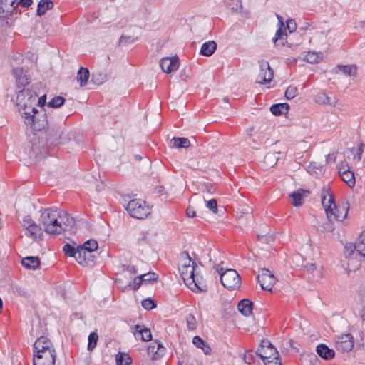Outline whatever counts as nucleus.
I'll return each instance as SVG.
<instances>
[{
  "label": "nucleus",
  "mask_w": 365,
  "mask_h": 365,
  "mask_svg": "<svg viewBox=\"0 0 365 365\" xmlns=\"http://www.w3.org/2000/svg\"><path fill=\"white\" fill-rule=\"evenodd\" d=\"M24 123L34 130H42L47 128L48 139L58 144L66 143L71 140L68 133L63 124L56 125L49 122L44 109L38 110L35 108L32 112H24L23 117Z\"/></svg>",
  "instance_id": "nucleus-1"
},
{
  "label": "nucleus",
  "mask_w": 365,
  "mask_h": 365,
  "mask_svg": "<svg viewBox=\"0 0 365 365\" xmlns=\"http://www.w3.org/2000/svg\"><path fill=\"white\" fill-rule=\"evenodd\" d=\"M61 210L56 207L45 209L39 218V225L48 234L59 235L61 233V225L58 220L61 217Z\"/></svg>",
  "instance_id": "nucleus-2"
},
{
  "label": "nucleus",
  "mask_w": 365,
  "mask_h": 365,
  "mask_svg": "<svg viewBox=\"0 0 365 365\" xmlns=\"http://www.w3.org/2000/svg\"><path fill=\"white\" fill-rule=\"evenodd\" d=\"M178 269L183 282L192 291L203 292L207 290V285L195 274V266L179 267Z\"/></svg>",
  "instance_id": "nucleus-3"
},
{
  "label": "nucleus",
  "mask_w": 365,
  "mask_h": 365,
  "mask_svg": "<svg viewBox=\"0 0 365 365\" xmlns=\"http://www.w3.org/2000/svg\"><path fill=\"white\" fill-rule=\"evenodd\" d=\"M37 94L34 91L30 89H22L19 91L16 96V106L19 113L23 117V113L32 112L34 110Z\"/></svg>",
  "instance_id": "nucleus-4"
},
{
  "label": "nucleus",
  "mask_w": 365,
  "mask_h": 365,
  "mask_svg": "<svg viewBox=\"0 0 365 365\" xmlns=\"http://www.w3.org/2000/svg\"><path fill=\"white\" fill-rule=\"evenodd\" d=\"M214 268L220 274L222 284L228 289H236L240 287L241 279L239 274L233 269H227L223 271L222 268L214 265Z\"/></svg>",
  "instance_id": "nucleus-5"
},
{
  "label": "nucleus",
  "mask_w": 365,
  "mask_h": 365,
  "mask_svg": "<svg viewBox=\"0 0 365 365\" xmlns=\"http://www.w3.org/2000/svg\"><path fill=\"white\" fill-rule=\"evenodd\" d=\"M126 210L131 217L137 219H143L150 214L149 207L145 201L139 199L130 200L126 206Z\"/></svg>",
  "instance_id": "nucleus-6"
},
{
  "label": "nucleus",
  "mask_w": 365,
  "mask_h": 365,
  "mask_svg": "<svg viewBox=\"0 0 365 365\" xmlns=\"http://www.w3.org/2000/svg\"><path fill=\"white\" fill-rule=\"evenodd\" d=\"M258 355L264 362L272 359L273 357L279 356L277 349L271 344L269 340L264 339L257 349Z\"/></svg>",
  "instance_id": "nucleus-7"
},
{
  "label": "nucleus",
  "mask_w": 365,
  "mask_h": 365,
  "mask_svg": "<svg viewBox=\"0 0 365 365\" xmlns=\"http://www.w3.org/2000/svg\"><path fill=\"white\" fill-rule=\"evenodd\" d=\"M257 282L263 290L271 291L275 284L276 279L269 269L262 268L259 270Z\"/></svg>",
  "instance_id": "nucleus-8"
},
{
  "label": "nucleus",
  "mask_w": 365,
  "mask_h": 365,
  "mask_svg": "<svg viewBox=\"0 0 365 365\" xmlns=\"http://www.w3.org/2000/svg\"><path fill=\"white\" fill-rule=\"evenodd\" d=\"M259 72L256 79V83L259 84H266L269 83L273 78V71L270 68L269 63L265 60L259 61Z\"/></svg>",
  "instance_id": "nucleus-9"
},
{
  "label": "nucleus",
  "mask_w": 365,
  "mask_h": 365,
  "mask_svg": "<svg viewBox=\"0 0 365 365\" xmlns=\"http://www.w3.org/2000/svg\"><path fill=\"white\" fill-rule=\"evenodd\" d=\"M96 250H89L88 248H78V255L76 257V261L78 264L92 267L96 263V257L93 254Z\"/></svg>",
  "instance_id": "nucleus-10"
},
{
  "label": "nucleus",
  "mask_w": 365,
  "mask_h": 365,
  "mask_svg": "<svg viewBox=\"0 0 365 365\" xmlns=\"http://www.w3.org/2000/svg\"><path fill=\"white\" fill-rule=\"evenodd\" d=\"M304 274L307 279L312 282H318L323 277V268L315 263H307L304 265Z\"/></svg>",
  "instance_id": "nucleus-11"
},
{
  "label": "nucleus",
  "mask_w": 365,
  "mask_h": 365,
  "mask_svg": "<svg viewBox=\"0 0 365 365\" xmlns=\"http://www.w3.org/2000/svg\"><path fill=\"white\" fill-rule=\"evenodd\" d=\"M55 354L56 351L51 341L45 336L38 337L34 344V354L40 353Z\"/></svg>",
  "instance_id": "nucleus-12"
},
{
  "label": "nucleus",
  "mask_w": 365,
  "mask_h": 365,
  "mask_svg": "<svg viewBox=\"0 0 365 365\" xmlns=\"http://www.w3.org/2000/svg\"><path fill=\"white\" fill-rule=\"evenodd\" d=\"M354 341L351 334H342L336 340V349L341 352H349L352 350Z\"/></svg>",
  "instance_id": "nucleus-13"
},
{
  "label": "nucleus",
  "mask_w": 365,
  "mask_h": 365,
  "mask_svg": "<svg viewBox=\"0 0 365 365\" xmlns=\"http://www.w3.org/2000/svg\"><path fill=\"white\" fill-rule=\"evenodd\" d=\"M321 200L322 206L325 210L327 217L335 218L333 214L331 212V210L334 207L335 203V199L332 194L329 193L327 190L323 188L321 194Z\"/></svg>",
  "instance_id": "nucleus-14"
},
{
  "label": "nucleus",
  "mask_w": 365,
  "mask_h": 365,
  "mask_svg": "<svg viewBox=\"0 0 365 365\" xmlns=\"http://www.w3.org/2000/svg\"><path fill=\"white\" fill-rule=\"evenodd\" d=\"M12 75L16 79V86L20 88L29 84L31 81V76L28 71L23 68H15L12 70Z\"/></svg>",
  "instance_id": "nucleus-15"
},
{
  "label": "nucleus",
  "mask_w": 365,
  "mask_h": 365,
  "mask_svg": "<svg viewBox=\"0 0 365 365\" xmlns=\"http://www.w3.org/2000/svg\"><path fill=\"white\" fill-rule=\"evenodd\" d=\"M349 211L348 205H334V207L331 210V212L335 217H327L329 222H333L334 221L342 222L346 217Z\"/></svg>",
  "instance_id": "nucleus-16"
},
{
  "label": "nucleus",
  "mask_w": 365,
  "mask_h": 365,
  "mask_svg": "<svg viewBox=\"0 0 365 365\" xmlns=\"http://www.w3.org/2000/svg\"><path fill=\"white\" fill-rule=\"evenodd\" d=\"M56 359V353H40L34 354V365H54Z\"/></svg>",
  "instance_id": "nucleus-17"
},
{
  "label": "nucleus",
  "mask_w": 365,
  "mask_h": 365,
  "mask_svg": "<svg viewBox=\"0 0 365 365\" xmlns=\"http://www.w3.org/2000/svg\"><path fill=\"white\" fill-rule=\"evenodd\" d=\"M160 66L164 72L170 73L179 68V59L177 56L165 57L161 59Z\"/></svg>",
  "instance_id": "nucleus-18"
},
{
  "label": "nucleus",
  "mask_w": 365,
  "mask_h": 365,
  "mask_svg": "<svg viewBox=\"0 0 365 365\" xmlns=\"http://www.w3.org/2000/svg\"><path fill=\"white\" fill-rule=\"evenodd\" d=\"M16 0H0V18L8 19L16 8Z\"/></svg>",
  "instance_id": "nucleus-19"
},
{
  "label": "nucleus",
  "mask_w": 365,
  "mask_h": 365,
  "mask_svg": "<svg viewBox=\"0 0 365 365\" xmlns=\"http://www.w3.org/2000/svg\"><path fill=\"white\" fill-rule=\"evenodd\" d=\"M58 224L61 225V232L72 230L75 225V220L67 212L61 211Z\"/></svg>",
  "instance_id": "nucleus-20"
},
{
  "label": "nucleus",
  "mask_w": 365,
  "mask_h": 365,
  "mask_svg": "<svg viewBox=\"0 0 365 365\" xmlns=\"http://www.w3.org/2000/svg\"><path fill=\"white\" fill-rule=\"evenodd\" d=\"M309 194V191L304 189H299L293 192L289 196L292 198V205L300 206L304 202V199Z\"/></svg>",
  "instance_id": "nucleus-21"
},
{
  "label": "nucleus",
  "mask_w": 365,
  "mask_h": 365,
  "mask_svg": "<svg viewBox=\"0 0 365 365\" xmlns=\"http://www.w3.org/2000/svg\"><path fill=\"white\" fill-rule=\"evenodd\" d=\"M317 354L325 360L332 359L335 356V351L329 349L326 344H320L316 349Z\"/></svg>",
  "instance_id": "nucleus-22"
},
{
  "label": "nucleus",
  "mask_w": 365,
  "mask_h": 365,
  "mask_svg": "<svg viewBox=\"0 0 365 365\" xmlns=\"http://www.w3.org/2000/svg\"><path fill=\"white\" fill-rule=\"evenodd\" d=\"M237 309L242 315L249 317L252 312L253 303L247 299H243L239 302Z\"/></svg>",
  "instance_id": "nucleus-23"
},
{
  "label": "nucleus",
  "mask_w": 365,
  "mask_h": 365,
  "mask_svg": "<svg viewBox=\"0 0 365 365\" xmlns=\"http://www.w3.org/2000/svg\"><path fill=\"white\" fill-rule=\"evenodd\" d=\"M134 328L135 330L134 335L136 338L140 336L143 341H149L152 339V334L149 329L139 324L135 325Z\"/></svg>",
  "instance_id": "nucleus-24"
},
{
  "label": "nucleus",
  "mask_w": 365,
  "mask_h": 365,
  "mask_svg": "<svg viewBox=\"0 0 365 365\" xmlns=\"http://www.w3.org/2000/svg\"><path fill=\"white\" fill-rule=\"evenodd\" d=\"M217 49V43L214 41H209L204 43L200 50V54L203 56H210Z\"/></svg>",
  "instance_id": "nucleus-25"
},
{
  "label": "nucleus",
  "mask_w": 365,
  "mask_h": 365,
  "mask_svg": "<svg viewBox=\"0 0 365 365\" xmlns=\"http://www.w3.org/2000/svg\"><path fill=\"white\" fill-rule=\"evenodd\" d=\"M22 265L29 269H36L40 265V259L38 257H26L21 260Z\"/></svg>",
  "instance_id": "nucleus-26"
},
{
  "label": "nucleus",
  "mask_w": 365,
  "mask_h": 365,
  "mask_svg": "<svg viewBox=\"0 0 365 365\" xmlns=\"http://www.w3.org/2000/svg\"><path fill=\"white\" fill-rule=\"evenodd\" d=\"M90 72L87 68L81 67L77 73L76 79L79 85L83 87L87 84Z\"/></svg>",
  "instance_id": "nucleus-27"
},
{
  "label": "nucleus",
  "mask_w": 365,
  "mask_h": 365,
  "mask_svg": "<svg viewBox=\"0 0 365 365\" xmlns=\"http://www.w3.org/2000/svg\"><path fill=\"white\" fill-rule=\"evenodd\" d=\"M289 107V105L286 103H277L270 107V111L274 115L278 116L287 113Z\"/></svg>",
  "instance_id": "nucleus-28"
},
{
  "label": "nucleus",
  "mask_w": 365,
  "mask_h": 365,
  "mask_svg": "<svg viewBox=\"0 0 365 365\" xmlns=\"http://www.w3.org/2000/svg\"><path fill=\"white\" fill-rule=\"evenodd\" d=\"M42 230L43 228L40 225L38 226L36 223H34L25 229V235L27 237L35 240L37 238Z\"/></svg>",
  "instance_id": "nucleus-29"
},
{
  "label": "nucleus",
  "mask_w": 365,
  "mask_h": 365,
  "mask_svg": "<svg viewBox=\"0 0 365 365\" xmlns=\"http://www.w3.org/2000/svg\"><path fill=\"white\" fill-rule=\"evenodd\" d=\"M53 6V3L51 0H41L38 4L37 15L43 16L47 10L52 9Z\"/></svg>",
  "instance_id": "nucleus-30"
},
{
  "label": "nucleus",
  "mask_w": 365,
  "mask_h": 365,
  "mask_svg": "<svg viewBox=\"0 0 365 365\" xmlns=\"http://www.w3.org/2000/svg\"><path fill=\"white\" fill-rule=\"evenodd\" d=\"M287 40V34L284 33L282 28L278 29L275 34V36L272 41L275 46H284Z\"/></svg>",
  "instance_id": "nucleus-31"
},
{
  "label": "nucleus",
  "mask_w": 365,
  "mask_h": 365,
  "mask_svg": "<svg viewBox=\"0 0 365 365\" xmlns=\"http://www.w3.org/2000/svg\"><path fill=\"white\" fill-rule=\"evenodd\" d=\"M280 153L269 152L264 157V162L271 167L274 166L279 158Z\"/></svg>",
  "instance_id": "nucleus-32"
},
{
  "label": "nucleus",
  "mask_w": 365,
  "mask_h": 365,
  "mask_svg": "<svg viewBox=\"0 0 365 365\" xmlns=\"http://www.w3.org/2000/svg\"><path fill=\"white\" fill-rule=\"evenodd\" d=\"M315 101L317 103L320 104H329L333 106L336 105L335 100L331 101V99L324 93H318L315 97Z\"/></svg>",
  "instance_id": "nucleus-33"
},
{
  "label": "nucleus",
  "mask_w": 365,
  "mask_h": 365,
  "mask_svg": "<svg viewBox=\"0 0 365 365\" xmlns=\"http://www.w3.org/2000/svg\"><path fill=\"white\" fill-rule=\"evenodd\" d=\"M338 68L345 75L354 76L356 74L357 68L355 65H339Z\"/></svg>",
  "instance_id": "nucleus-34"
},
{
  "label": "nucleus",
  "mask_w": 365,
  "mask_h": 365,
  "mask_svg": "<svg viewBox=\"0 0 365 365\" xmlns=\"http://www.w3.org/2000/svg\"><path fill=\"white\" fill-rule=\"evenodd\" d=\"M78 246L77 247H75L74 245H72L69 243H66L63 247V251L65 253V255L68 257H75L76 259V257L78 255Z\"/></svg>",
  "instance_id": "nucleus-35"
},
{
  "label": "nucleus",
  "mask_w": 365,
  "mask_h": 365,
  "mask_svg": "<svg viewBox=\"0 0 365 365\" xmlns=\"http://www.w3.org/2000/svg\"><path fill=\"white\" fill-rule=\"evenodd\" d=\"M173 145L178 148H187L190 145V142L185 138H173Z\"/></svg>",
  "instance_id": "nucleus-36"
},
{
  "label": "nucleus",
  "mask_w": 365,
  "mask_h": 365,
  "mask_svg": "<svg viewBox=\"0 0 365 365\" xmlns=\"http://www.w3.org/2000/svg\"><path fill=\"white\" fill-rule=\"evenodd\" d=\"M117 365H130L132 359L126 354L119 352L116 356Z\"/></svg>",
  "instance_id": "nucleus-37"
},
{
  "label": "nucleus",
  "mask_w": 365,
  "mask_h": 365,
  "mask_svg": "<svg viewBox=\"0 0 365 365\" xmlns=\"http://www.w3.org/2000/svg\"><path fill=\"white\" fill-rule=\"evenodd\" d=\"M196 266V263L192 262L191 257L188 252H182L180 255V263L179 267Z\"/></svg>",
  "instance_id": "nucleus-38"
},
{
  "label": "nucleus",
  "mask_w": 365,
  "mask_h": 365,
  "mask_svg": "<svg viewBox=\"0 0 365 365\" xmlns=\"http://www.w3.org/2000/svg\"><path fill=\"white\" fill-rule=\"evenodd\" d=\"M341 178L350 187H352L355 185V177L352 171L349 170L347 173L341 175Z\"/></svg>",
  "instance_id": "nucleus-39"
},
{
  "label": "nucleus",
  "mask_w": 365,
  "mask_h": 365,
  "mask_svg": "<svg viewBox=\"0 0 365 365\" xmlns=\"http://www.w3.org/2000/svg\"><path fill=\"white\" fill-rule=\"evenodd\" d=\"M258 357L259 356L257 355V351L254 353L252 351H247L244 355V361L250 365H253Z\"/></svg>",
  "instance_id": "nucleus-40"
},
{
  "label": "nucleus",
  "mask_w": 365,
  "mask_h": 365,
  "mask_svg": "<svg viewBox=\"0 0 365 365\" xmlns=\"http://www.w3.org/2000/svg\"><path fill=\"white\" fill-rule=\"evenodd\" d=\"M64 102V98L61 96H55L48 103V107L56 108H59L63 105Z\"/></svg>",
  "instance_id": "nucleus-41"
},
{
  "label": "nucleus",
  "mask_w": 365,
  "mask_h": 365,
  "mask_svg": "<svg viewBox=\"0 0 365 365\" xmlns=\"http://www.w3.org/2000/svg\"><path fill=\"white\" fill-rule=\"evenodd\" d=\"M88 350L92 351L96 346L98 336L96 332H91L88 336Z\"/></svg>",
  "instance_id": "nucleus-42"
},
{
  "label": "nucleus",
  "mask_w": 365,
  "mask_h": 365,
  "mask_svg": "<svg viewBox=\"0 0 365 365\" xmlns=\"http://www.w3.org/2000/svg\"><path fill=\"white\" fill-rule=\"evenodd\" d=\"M321 57L317 53L308 52L304 57V60L310 63H317Z\"/></svg>",
  "instance_id": "nucleus-43"
},
{
  "label": "nucleus",
  "mask_w": 365,
  "mask_h": 365,
  "mask_svg": "<svg viewBox=\"0 0 365 365\" xmlns=\"http://www.w3.org/2000/svg\"><path fill=\"white\" fill-rule=\"evenodd\" d=\"M357 250V245L353 243H346L344 246V256L346 258L350 257L355 250Z\"/></svg>",
  "instance_id": "nucleus-44"
},
{
  "label": "nucleus",
  "mask_w": 365,
  "mask_h": 365,
  "mask_svg": "<svg viewBox=\"0 0 365 365\" xmlns=\"http://www.w3.org/2000/svg\"><path fill=\"white\" fill-rule=\"evenodd\" d=\"M141 277H143L142 279L145 284L155 282L158 279V275L155 272H151L141 274Z\"/></svg>",
  "instance_id": "nucleus-45"
},
{
  "label": "nucleus",
  "mask_w": 365,
  "mask_h": 365,
  "mask_svg": "<svg viewBox=\"0 0 365 365\" xmlns=\"http://www.w3.org/2000/svg\"><path fill=\"white\" fill-rule=\"evenodd\" d=\"M78 248H88L89 250H96L98 248V243L94 240H88L86 241L83 245L78 246Z\"/></svg>",
  "instance_id": "nucleus-46"
},
{
  "label": "nucleus",
  "mask_w": 365,
  "mask_h": 365,
  "mask_svg": "<svg viewBox=\"0 0 365 365\" xmlns=\"http://www.w3.org/2000/svg\"><path fill=\"white\" fill-rule=\"evenodd\" d=\"M142 278L143 277H141V274L136 277L133 282H129L128 287L133 290L138 289L140 285L143 283Z\"/></svg>",
  "instance_id": "nucleus-47"
},
{
  "label": "nucleus",
  "mask_w": 365,
  "mask_h": 365,
  "mask_svg": "<svg viewBox=\"0 0 365 365\" xmlns=\"http://www.w3.org/2000/svg\"><path fill=\"white\" fill-rule=\"evenodd\" d=\"M186 322L188 329L194 330L197 327V322L195 317L189 314L186 316Z\"/></svg>",
  "instance_id": "nucleus-48"
},
{
  "label": "nucleus",
  "mask_w": 365,
  "mask_h": 365,
  "mask_svg": "<svg viewBox=\"0 0 365 365\" xmlns=\"http://www.w3.org/2000/svg\"><path fill=\"white\" fill-rule=\"evenodd\" d=\"M297 94L298 90L297 87L292 86H289L285 91V96L287 99H292L297 96Z\"/></svg>",
  "instance_id": "nucleus-49"
},
{
  "label": "nucleus",
  "mask_w": 365,
  "mask_h": 365,
  "mask_svg": "<svg viewBox=\"0 0 365 365\" xmlns=\"http://www.w3.org/2000/svg\"><path fill=\"white\" fill-rule=\"evenodd\" d=\"M142 307L146 310H150L156 307L157 304L150 298L145 299L141 302Z\"/></svg>",
  "instance_id": "nucleus-50"
},
{
  "label": "nucleus",
  "mask_w": 365,
  "mask_h": 365,
  "mask_svg": "<svg viewBox=\"0 0 365 365\" xmlns=\"http://www.w3.org/2000/svg\"><path fill=\"white\" fill-rule=\"evenodd\" d=\"M357 252L365 257V235L360 237V242L357 244Z\"/></svg>",
  "instance_id": "nucleus-51"
},
{
  "label": "nucleus",
  "mask_w": 365,
  "mask_h": 365,
  "mask_svg": "<svg viewBox=\"0 0 365 365\" xmlns=\"http://www.w3.org/2000/svg\"><path fill=\"white\" fill-rule=\"evenodd\" d=\"M106 76L104 74L101 73H93L92 75V81L96 84H101L103 82L106 81Z\"/></svg>",
  "instance_id": "nucleus-52"
},
{
  "label": "nucleus",
  "mask_w": 365,
  "mask_h": 365,
  "mask_svg": "<svg viewBox=\"0 0 365 365\" xmlns=\"http://www.w3.org/2000/svg\"><path fill=\"white\" fill-rule=\"evenodd\" d=\"M206 207L213 213L217 212V202L215 199H211L207 202Z\"/></svg>",
  "instance_id": "nucleus-53"
},
{
  "label": "nucleus",
  "mask_w": 365,
  "mask_h": 365,
  "mask_svg": "<svg viewBox=\"0 0 365 365\" xmlns=\"http://www.w3.org/2000/svg\"><path fill=\"white\" fill-rule=\"evenodd\" d=\"M337 169L340 176L350 170V168L346 162H341L337 165Z\"/></svg>",
  "instance_id": "nucleus-54"
},
{
  "label": "nucleus",
  "mask_w": 365,
  "mask_h": 365,
  "mask_svg": "<svg viewBox=\"0 0 365 365\" xmlns=\"http://www.w3.org/2000/svg\"><path fill=\"white\" fill-rule=\"evenodd\" d=\"M123 270L127 272L130 274H135L138 272V269L135 266L131 264H123L122 266Z\"/></svg>",
  "instance_id": "nucleus-55"
},
{
  "label": "nucleus",
  "mask_w": 365,
  "mask_h": 365,
  "mask_svg": "<svg viewBox=\"0 0 365 365\" xmlns=\"http://www.w3.org/2000/svg\"><path fill=\"white\" fill-rule=\"evenodd\" d=\"M155 343L157 344V351L154 354L153 359H156L160 355H163V352L165 351V348L163 346L161 342L155 341Z\"/></svg>",
  "instance_id": "nucleus-56"
},
{
  "label": "nucleus",
  "mask_w": 365,
  "mask_h": 365,
  "mask_svg": "<svg viewBox=\"0 0 365 365\" xmlns=\"http://www.w3.org/2000/svg\"><path fill=\"white\" fill-rule=\"evenodd\" d=\"M21 223L22 227L24 229H26V227H29V225H33L35 222L33 221V220L31 218L30 216L27 215L23 218Z\"/></svg>",
  "instance_id": "nucleus-57"
},
{
  "label": "nucleus",
  "mask_w": 365,
  "mask_h": 365,
  "mask_svg": "<svg viewBox=\"0 0 365 365\" xmlns=\"http://www.w3.org/2000/svg\"><path fill=\"white\" fill-rule=\"evenodd\" d=\"M192 343L195 346L200 349H202V347L205 344V342L198 336L193 337Z\"/></svg>",
  "instance_id": "nucleus-58"
},
{
  "label": "nucleus",
  "mask_w": 365,
  "mask_h": 365,
  "mask_svg": "<svg viewBox=\"0 0 365 365\" xmlns=\"http://www.w3.org/2000/svg\"><path fill=\"white\" fill-rule=\"evenodd\" d=\"M265 365H282L279 356L273 357L272 359L264 362Z\"/></svg>",
  "instance_id": "nucleus-59"
},
{
  "label": "nucleus",
  "mask_w": 365,
  "mask_h": 365,
  "mask_svg": "<svg viewBox=\"0 0 365 365\" xmlns=\"http://www.w3.org/2000/svg\"><path fill=\"white\" fill-rule=\"evenodd\" d=\"M16 7L19 5L22 6L23 7H29L32 4V0H16Z\"/></svg>",
  "instance_id": "nucleus-60"
},
{
  "label": "nucleus",
  "mask_w": 365,
  "mask_h": 365,
  "mask_svg": "<svg viewBox=\"0 0 365 365\" xmlns=\"http://www.w3.org/2000/svg\"><path fill=\"white\" fill-rule=\"evenodd\" d=\"M296 23L292 19H289L287 21V28L289 30L290 32H292L296 29Z\"/></svg>",
  "instance_id": "nucleus-61"
},
{
  "label": "nucleus",
  "mask_w": 365,
  "mask_h": 365,
  "mask_svg": "<svg viewBox=\"0 0 365 365\" xmlns=\"http://www.w3.org/2000/svg\"><path fill=\"white\" fill-rule=\"evenodd\" d=\"M135 41V39L134 38H132L130 36H122L119 39L120 43H133Z\"/></svg>",
  "instance_id": "nucleus-62"
},
{
  "label": "nucleus",
  "mask_w": 365,
  "mask_h": 365,
  "mask_svg": "<svg viewBox=\"0 0 365 365\" xmlns=\"http://www.w3.org/2000/svg\"><path fill=\"white\" fill-rule=\"evenodd\" d=\"M46 95H43L38 100V106L41 107V109H43L46 104Z\"/></svg>",
  "instance_id": "nucleus-63"
},
{
  "label": "nucleus",
  "mask_w": 365,
  "mask_h": 365,
  "mask_svg": "<svg viewBox=\"0 0 365 365\" xmlns=\"http://www.w3.org/2000/svg\"><path fill=\"white\" fill-rule=\"evenodd\" d=\"M186 215L188 217H193L196 216V212H195L194 208L192 207H188L186 210Z\"/></svg>",
  "instance_id": "nucleus-64"
}]
</instances>
